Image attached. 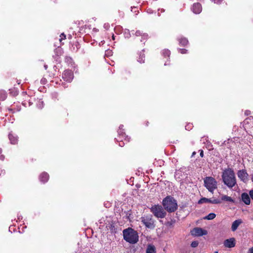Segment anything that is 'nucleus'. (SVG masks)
<instances>
[{
  "instance_id": "f257e3e1",
  "label": "nucleus",
  "mask_w": 253,
  "mask_h": 253,
  "mask_svg": "<svg viewBox=\"0 0 253 253\" xmlns=\"http://www.w3.org/2000/svg\"><path fill=\"white\" fill-rule=\"evenodd\" d=\"M223 181L227 186L231 188L236 184V179L235 173L231 169H225L222 174Z\"/></svg>"
},
{
  "instance_id": "f03ea898",
  "label": "nucleus",
  "mask_w": 253,
  "mask_h": 253,
  "mask_svg": "<svg viewBox=\"0 0 253 253\" xmlns=\"http://www.w3.org/2000/svg\"><path fill=\"white\" fill-rule=\"evenodd\" d=\"M163 205L165 209L169 212H174L177 209L176 201L170 196H167L163 199Z\"/></svg>"
},
{
  "instance_id": "7ed1b4c3",
  "label": "nucleus",
  "mask_w": 253,
  "mask_h": 253,
  "mask_svg": "<svg viewBox=\"0 0 253 253\" xmlns=\"http://www.w3.org/2000/svg\"><path fill=\"white\" fill-rule=\"evenodd\" d=\"M124 239L127 242L135 244L138 240L137 232L132 228H128L123 230Z\"/></svg>"
},
{
  "instance_id": "20e7f679",
  "label": "nucleus",
  "mask_w": 253,
  "mask_h": 253,
  "mask_svg": "<svg viewBox=\"0 0 253 253\" xmlns=\"http://www.w3.org/2000/svg\"><path fill=\"white\" fill-rule=\"evenodd\" d=\"M217 182L215 179L210 176H208L204 179V185L207 189L211 192L217 188Z\"/></svg>"
},
{
  "instance_id": "39448f33",
  "label": "nucleus",
  "mask_w": 253,
  "mask_h": 253,
  "mask_svg": "<svg viewBox=\"0 0 253 253\" xmlns=\"http://www.w3.org/2000/svg\"><path fill=\"white\" fill-rule=\"evenodd\" d=\"M151 211L157 218H163L166 215V212L161 205H155L150 208Z\"/></svg>"
},
{
  "instance_id": "423d86ee",
  "label": "nucleus",
  "mask_w": 253,
  "mask_h": 253,
  "mask_svg": "<svg viewBox=\"0 0 253 253\" xmlns=\"http://www.w3.org/2000/svg\"><path fill=\"white\" fill-rule=\"evenodd\" d=\"M141 222L148 228L154 229L155 228L154 222L151 215H148L142 217Z\"/></svg>"
},
{
  "instance_id": "0eeeda50",
  "label": "nucleus",
  "mask_w": 253,
  "mask_h": 253,
  "mask_svg": "<svg viewBox=\"0 0 253 253\" xmlns=\"http://www.w3.org/2000/svg\"><path fill=\"white\" fill-rule=\"evenodd\" d=\"M124 127L123 125H120L119 126V129L118 130V134L120 136V142L119 143V145L121 147H123L125 145V143L123 142V139H124L126 142H128L129 140V138L127 136H126L125 133L123 131V127Z\"/></svg>"
},
{
  "instance_id": "6e6552de",
  "label": "nucleus",
  "mask_w": 253,
  "mask_h": 253,
  "mask_svg": "<svg viewBox=\"0 0 253 253\" xmlns=\"http://www.w3.org/2000/svg\"><path fill=\"white\" fill-rule=\"evenodd\" d=\"M191 234L194 236H202L203 235H206L208 234L207 230L203 229L200 227L194 228L191 231Z\"/></svg>"
},
{
  "instance_id": "1a4fd4ad",
  "label": "nucleus",
  "mask_w": 253,
  "mask_h": 253,
  "mask_svg": "<svg viewBox=\"0 0 253 253\" xmlns=\"http://www.w3.org/2000/svg\"><path fill=\"white\" fill-rule=\"evenodd\" d=\"M237 175L239 179L243 182L246 183L248 181L249 174L245 169L238 170Z\"/></svg>"
},
{
  "instance_id": "9d476101",
  "label": "nucleus",
  "mask_w": 253,
  "mask_h": 253,
  "mask_svg": "<svg viewBox=\"0 0 253 253\" xmlns=\"http://www.w3.org/2000/svg\"><path fill=\"white\" fill-rule=\"evenodd\" d=\"M209 203L213 204H219L221 203V200L218 199H208L206 198H201L199 201L198 204H201L203 203Z\"/></svg>"
},
{
  "instance_id": "9b49d317",
  "label": "nucleus",
  "mask_w": 253,
  "mask_h": 253,
  "mask_svg": "<svg viewBox=\"0 0 253 253\" xmlns=\"http://www.w3.org/2000/svg\"><path fill=\"white\" fill-rule=\"evenodd\" d=\"M62 78L64 81L71 82L74 78L73 73L71 70H65L62 74Z\"/></svg>"
},
{
  "instance_id": "f8f14e48",
  "label": "nucleus",
  "mask_w": 253,
  "mask_h": 253,
  "mask_svg": "<svg viewBox=\"0 0 253 253\" xmlns=\"http://www.w3.org/2000/svg\"><path fill=\"white\" fill-rule=\"evenodd\" d=\"M223 244L225 247L232 248L235 246L236 241L234 238H231L225 240Z\"/></svg>"
},
{
  "instance_id": "ddd939ff",
  "label": "nucleus",
  "mask_w": 253,
  "mask_h": 253,
  "mask_svg": "<svg viewBox=\"0 0 253 253\" xmlns=\"http://www.w3.org/2000/svg\"><path fill=\"white\" fill-rule=\"evenodd\" d=\"M202 5L200 3H195L193 4L192 10L195 14H199L202 11Z\"/></svg>"
},
{
  "instance_id": "4468645a",
  "label": "nucleus",
  "mask_w": 253,
  "mask_h": 253,
  "mask_svg": "<svg viewBox=\"0 0 253 253\" xmlns=\"http://www.w3.org/2000/svg\"><path fill=\"white\" fill-rule=\"evenodd\" d=\"M242 223V220L240 219L235 220L232 224L231 230L232 231H235L239 226Z\"/></svg>"
},
{
  "instance_id": "2eb2a0df",
  "label": "nucleus",
  "mask_w": 253,
  "mask_h": 253,
  "mask_svg": "<svg viewBox=\"0 0 253 253\" xmlns=\"http://www.w3.org/2000/svg\"><path fill=\"white\" fill-rule=\"evenodd\" d=\"M220 200H221V203L222 201H225L229 203H234V200L231 197L226 195H222Z\"/></svg>"
},
{
  "instance_id": "dca6fc26",
  "label": "nucleus",
  "mask_w": 253,
  "mask_h": 253,
  "mask_svg": "<svg viewBox=\"0 0 253 253\" xmlns=\"http://www.w3.org/2000/svg\"><path fill=\"white\" fill-rule=\"evenodd\" d=\"M241 198L243 202L246 205H249L250 204V196L246 193H243L242 194Z\"/></svg>"
},
{
  "instance_id": "f3484780",
  "label": "nucleus",
  "mask_w": 253,
  "mask_h": 253,
  "mask_svg": "<svg viewBox=\"0 0 253 253\" xmlns=\"http://www.w3.org/2000/svg\"><path fill=\"white\" fill-rule=\"evenodd\" d=\"M9 139L12 144H15L18 142V137L16 135L10 133L8 135Z\"/></svg>"
},
{
  "instance_id": "a211bd4d",
  "label": "nucleus",
  "mask_w": 253,
  "mask_h": 253,
  "mask_svg": "<svg viewBox=\"0 0 253 253\" xmlns=\"http://www.w3.org/2000/svg\"><path fill=\"white\" fill-rule=\"evenodd\" d=\"M49 175L46 172H43L40 175V180L43 183H45L48 180Z\"/></svg>"
},
{
  "instance_id": "6ab92c4d",
  "label": "nucleus",
  "mask_w": 253,
  "mask_h": 253,
  "mask_svg": "<svg viewBox=\"0 0 253 253\" xmlns=\"http://www.w3.org/2000/svg\"><path fill=\"white\" fill-rule=\"evenodd\" d=\"M146 253H156V248L154 246L149 245L147 247Z\"/></svg>"
},
{
  "instance_id": "aec40b11",
  "label": "nucleus",
  "mask_w": 253,
  "mask_h": 253,
  "mask_svg": "<svg viewBox=\"0 0 253 253\" xmlns=\"http://www.w3.org/2000/svg\"><path fill=\"white\" fill-rule=\"evenodd\" d=\"M216 216V215L214 213H210L207 216L204 217V219L207 220H211L214 219Z\"/></svg>"
},
{
  "instance_id": "412c9836",
  "label": "nucleus",
  "mask_w": 253,
  "mask_h": 253,
  "mask_svg": "<svg viewBox=\"0 0 253 253\" xmlns=\"http://www.w3.org/2000/svg\"><path fill=\"white\" fill-rule=\"evenodd\" d=\"M6 93L4 90H0V100H4L6 98Z\"/></svg>"
},
{
  "instance_id": "4be33fe9",
  "label": "nucleus",
  "mask_w": 253,
  "mask_h": 253,
  "mask_svg": "<svg viewBox=\"0 0 253 253\" xmlns=\"http://www.w3.org/2000/svg\"><path fill=\"white\" fill-rule=\"evenodd\" d=\"M144 54L143 53H140V55L139 56V57L137 59L138 62H139L140 63H142L144 62Z\"/></svg>"
},
{
  "instance_id": "5701e85b",
  "label": "nucleus",
  "mask_w": 253,
  "mask_h": 253,
  "mask_svg": "<svg viewBox=\"0 0 253 253\" xmlns=\"http://www.w3.org/2000/svg\"><path fill=\"white\" fill-rule=\"evenodd\" d=\"M188 42V41L186 38H182L179 40V43L183 46L186 45Z\"/></svg>"
},
{
  "instance_id": "b1692460",
  "label": "nucleus",
  "mask_w": 253,
  "mask_h": 253,
  "mask_svg": "<svg viewBox=\"0 0 253 253\" xmlns=\"http://www.w3.org/2000/svg\"><path fill=\"white\" fill-rule=\"evenodd\" d=\"M163 55L165 56H169L170 54V51L168 49H165L163 51Z\"/></svg>"
},
{
  "instance_id": "393cba45",
  "label": "nucleus",
  "mask_w": 253,
  "mask_h": 253,
  "mask_svg": "<svg viewBox=\"0 0 253 253\" xmlns=\"http://www.w3.org/2000/svg\"><path fill=\"white\" fill-rule=\"evenodd\" d=\"M124 36L126 38H129L130 37V34L128 30H125L124 32Z\"/></svg>"
},
{
  "instance_id": "a878e982",
  "label": "nucleus",
  "mask_w": 253,
  "mask_h": 253,
  "mask_svg": "<svg viewBox=\"0 0 253 253\" xmlns=\"http://www.w3.org/2000/svg\"><path fill=\"white\" fill-rule=\"evenodd\" d=\"M141 37V42H144V40L148 39V35L147 34L143 33Z\"/></svg>"
},
{
  "instance_id": "bb28decb",
  "label": "nucleus",
  "mask_w": 253,
  "mask_h": 253,
  "mask_svg": "<svg viewBox=\"0 0 253 253\" xmlns=\"http://www.w3.org/2000/svg\"><path fill=\"white\" fill-rule=\"evenodd\" d=\"M198 245V242L197 241H193L191 243V246L193 248H196Z\"/></svg>"
},
{
  "instance_id": "cd10ccee",
  "label": "nucleus",
  "mask_w": 253,
  "mask_h": 253,
  "mask_svg": "<svg viewBox=\"0 0 253 253\" xmlns=\"http://www.w3.org/2000/svg\"><path fill=\"white\" fill-rule=\"evenodd\" d=\"M1 153L2 149L0 148V160L3 161L4 159V156Z\"/></svg>"
},
{
  "instance_id": "c85d7f7f",
  "label": "nucleus",
  "mask_w": 253,
  "mask_h": 253,
  "mask_svg": "<svg viewBox=\"0 0 253 253\" xmlns=\"http://www.w3.org/2000/svg\"><path fill=\"white\" fill-rule=\"evenodd\" d=\"M143 33L140 31H137L135 33L136 36H142Z\"/></svg>"
},
{
  "instance_id": "c756f323",
  "label": "nucleus",
  "mask_w": 253,
  "mask_h": 253,
  "mask_svg": "<svg viewBox=\"0 0 253 253\" xmlns=\"http://www.w3.org/2000/svg\"><path fill=\"white\" fill-rule=\"evenodd\" d=\"M179 52L182 54H185L187 53V50L185 49H179Z\"/></svg>"
},
{
  "instance_id": "7c9ffc66",
  "label": "nucleus",
  "mask_w": 253,
  "mask_h": 253,
  "mask_svg": "<svg viewBox=\"0 0 253 253\" xmlns=\"http://www.w3.org/2000/svg\"><path fill=\"white\" fill-rule=\"evenodd\" d=\"M38 105L40 108H42L43 107V101L40 100L38 102Z\"/></svg>"
},
{
  "instance_id": "2f4dec72",
  "label": "nucleus",
  "mask_w": 253,
  "mask_h": 253,
  "mask_svg": "<svg viewBox=\"0 0 253 253\" xmlns=\"http://www.w3.org/2000/svg\"><path fill=\"white\" fill-rule=\"evenodd\" d=\"M60 37V39L59 40L60 42H61L63 39H65L66 38V36L64 33L61 34Z\"/></svg>"
},
{
  "instance_id": "473e14b6",
  "label": "nucleus",
  "mask_w": 253,
  "mask_h": 253,
  "mask_svg": "<svg viewBox=\"0 0 253 253\" xmlns=\"http://www.w3.org/2000/svg\"><path fill=\"white\" fill-rule=\"evenodd\" d=\"M223 0H212V1H214L215 3H220Z\"/></svg>"
},
{
  "instance_id": "72a5a7b5",
  "label": "nucleus",
  "mask_w": 253,
  "mask_h": 253,
  "mask_svg": "<svg viewBox=\"0 0 253 253\" xmlns=\"http://www.w3.org/2000/svg\"><path fill=\"white\" fill-rule=\"evenodd\" d=\"M247 253H253V247L249 249Z\"/></svg>"
},
{
  "instance_id": "f704fd0d",
  "label": "nucleus",
  "mask_w": 253,
  "mask_h": 253,
  "mask_svg": "<svg viewBox=\"0 0 253 253\" xmlns=\"http://www.w3.org/2000/svg\"><path fill=\"white\" fill-rule=\"evenodd\" d=\"M250 196L252 198V199L253 200V190H251L250 191Z\"/></svg>"
},
{
  "instance_id": "c9c22d12",
  "label": "nucleus",
  "mask_w": 253,
  "mask_h": 253,
  "mask_svg": "<svg viewBox=\"0 0 253 253\" xmlns=\"http://www.w3.org/2000/svg\"><path fill=\"white\" fill-rule=\"evenodd\" d=\"M191 125H187L185 126V128L186 129H191Z\"/></svg>"
},
{
  "instance_id": "e433bc0d",
  "label": "nucleus",
  "mask_w": 253,
  "mask_h": 253,
  "mask_svg": "<svg viewBox=\"0 0 253 253\" xmlns=\"http://www.w3.org/2000/svg\"><path fill=\"white\" fill-rule=\"evenodd\" d=\"M200 156H201V157H203V156H204L203 151H202L201 152V153H200Z\"/></svg>"
},
{
  "instance_id": "4c0bfd02",
  "label": "nucleus",
  "mask_w": 253,
  "mask_h": 253,
  "mask_svg": "<svg viewBox=\"0 0 253 253\" xmlns=\"http://www.w3.org/2000/svg\"><path fill=\"white\" fill-rule=\"evenodd\" d=\"M104 28H108V24H105L104 25Z\"/></svg>"
},
{
  "instance_id": "58836bf2",
  "label": "nucleus",
  "mask_w": 253,
  "mask_h": 253,
  "mask_svg": "<svg viewBox=\"0 0 253 253\" xmlns=\"http://www.w3.org/2000/svg\"><path fill=\"white\" fill-rule=\"evenodd\" d=\"M66 59L67 60H68V61L69 60H71V58H69V57H67V58H66Z\"/></svg>"
},
{
  "instance_id": "ea45409f",
  "label": "nucleus",
  "mask_w": 253,
  "mask_h": 253,
  "mask_svg": "<svg viewBox=\"0 0 253 253\" xmlns=\"http://www.w3.org/2000/svg\"><path fill=\"white\" fill-rule=\"evenodd\" d=\"M112 39H113V40H115V36H114V35H113V36H112Z\"/></svg>"
},
{
  "instance_id": "a19ab883",
  "label": "nucleus",
  "mask_w": 253,
  "mask_h": 253,
  "mask_svg": "<svg viewBox=\"0 0 253 253\" xmlns=\"http://www.w3.org/2000/svg\"><path fill=\"white\" fill-rule=\"evenodd\" d=\"M147 12H148V13H151V10H150V9H148V11H147Z\"/></svg>"
},
{
  "instance_id": "79ce46f5",
  "label": "nucleus",
  "mask_w": 253,
  "mask_h": 253,
  "mask_svg": "<svg viewBox=\"0 0 253 253\" xmlns=\"http://www.w3.org/2000/svg\"><path fill=\"white\" fill-rule=\"evenodd\" d=\"M44 68L46 69L47 68V65H44Z\"/></svg>"
},
{
  "instance_id": "37998d69",
  "label": "nucleus",
  "mask_w": 253,
  "mask_h": 253,
  "mask_svg": "<svg viewBox=\"0 0 253 253\" xmlns=\"http://www.w3.org/2000/svg\"><path fill=\"white\" fill-rule=\"evenodd\" d=\"M214 253H218V252L216 251Z\"/></svg>"
}]
</instances>
